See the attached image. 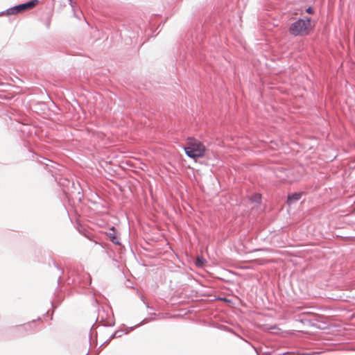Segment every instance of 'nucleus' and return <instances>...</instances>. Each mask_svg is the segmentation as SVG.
Returning <instances> with one entry per match:
<instances>
[{
    "label": "nucleus",
    "mask_w": 355,
    "mask_h": 355,
    "mask_svg": "<svg viewBox=\"0 0 355 355\" xmlns=\"http://www.w3.org/2000/svg\"><path fill=\"white\" fill-rule=\"evenodd\" d=\"M202 259H200V258H198V262H202Z\"/></svg>",
    "instance_id": "nucleus-8"
},
{
    "label": "nucleus",
    "mask_w": 355,
    "mask_h": 355,
    "mask_svg": "<svg viewBox=\"0 0 355 355\" xmlns=\"http://www.w3.org/2000/svg\"><path fill=\"white\" fill-rule=\"evenodd\" d=\"M252 200L255 202L259 203L261 200V195L259 193L254 194L252 196Z\"/></svg>",
    "instance_id": "nucleus-6"
},
{
    "label": "nucleus",
    "mask_w": 355,
    "mask_h": 355,
    "mask_svg": "<svg viewBox=\"0 0 355 355\" xmlns=\"http://www.w3.org/2000/svg\"><path fill=\"white\" fill-rule=\"evenodd\" d=\"M306 12L311 14L313 12V8L311 7H309L306 10Z\"/></svg>",
    "instance_id": "nucleus-7"
},
{
    "label": "nucleus",
    "mask_w": 355,
    "mask_h": 355,
    "mask_svg": "<svg viewBox=\"0 0 355 355\" xmlns=\"http://www.w3.org/2000/svg\"><path fill=\"white\" fill-rule=\"evenodd\" d=\"M311 28L312 24L310 18L299 19L291 25L289 32L294 36H303L308 35Z\"/></svg>",
    "instance_id": "nucleus-1"
},
{
    "label": "nucleus",
    "mask_w": 355,
    "mask_h": 355,
    "mask_svg": "<svg viewBox=\"0 0 355 355\" xmlns=\"http://www.w3.org/2000/svg\"><path fill=\"white\" fill-rule=\"evenodd\" d=\"M37 0H33L25 3L19 4L10 8L8 10V15H15L17 13L22 12L26 10L33 8L37 3Z\"/></svg>",
    "instance_id": "nucleus-3"
},
{
    "label": "nucleus",
    "mask_w": 355,
    "mask_h": 355,
    "mask_svg": "<svg viewBox=\"0 0 355 355\" xmlns=\"http://www.w3.org/2000/svg\"><path fill=\"white\" fill-rule=\"evenodd\" d=\"M302 194L300 193H295L289 196L288 198V202L289 204L293 203L301 198Z\"/></svg>",
    "instance_id": "nucleus-4"
},
{
    "label": "nucleus",
    "mask_w": 355,
    "mask_h": 355,
    "mask_svg": "<svg viewBox=\"0 0 355 355\" xmlns=\"http://www.w3.org/2000/svg\"><path fill=\"white\" fill-rule=\"evenodd\" d=\"M187 155L191 158L201 157L204 155L205 147L197 139H188L187 146L184 148Z\"/></svg>",
    "instance_id": "nucleus-2"
},
{
    "label": "nucleus",
    "mask_w": 355,
    "mask_h": 355,
    "mask_svg": "<svg viewBox=\"0 0 355 355\" xmlns=\"http://www.w3.org/2000/svg\"><path fill=\"white\" fill-rule=\"evenodd\" d=\"M69 3H70V5H71V6H72V1H71V0H69Z\"/></svg>",
    "instance_id": "nucleus-9"
},
{
    "label": "nucleus",
    "mask_w": 355,
    "mask_h": 355,
    "mask_svg": "<svg viewBox=\"0 0 355 355\" xmlns=\"http://www.w3.org/2000/svg\"><path fill=\"white\" fill-rule=\"evenodd\" d=\"M110 231H112V232H110L108 234L109 235V237L111 240V241L114 243V244H119V239L118 237H116L115 235H114V228H112L110 230Z\"/></svg>",
    "instance_id": "nucleus-5"
}]
</instances>
